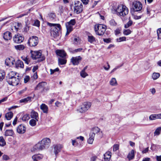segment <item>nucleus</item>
<instances>
[{"mask_svg":"<svg viewBox=\"0 0 161 161\" xmlns=\"http://www.w3.org/2000/svg\"><path fill=\"white\" fill-rule=\"evenodd\" d=\"M51 142L49 138H44L34 146V148L35 150H42L47 149L50 146Z\"/></svg>","mask_w":161,"mask_h":161,"instance_id":"nucleus-1","label":"nucleus"},{"mask_svg":"<svg viewBox=\"0 0 161 161\" xmlns=\"http://www.w3.org/2000/svg\"><path fill=\"white\" fill-rule=\"evenodd\" d=\"M47 25L51 27V36L58 40L59 37V32L61 29V26L59 24H56L51 23L49 22L47 23Z\"/></svg>","mask_w":161,"mask_h":161,"instance_id":"nucleus-2","label":"nucleus"},{"mask_svg":"<svg viewBox=\"0 0 161 161\" xmlns=\"http://www.w3.org/2000/svg\"><path fill=\"white\" fill-rule=\"evenodd\" d=\"M116 11L118 15L124 17L128 14L129 9L125 5L121 4L118 6Z\"/></svg>","mask_w":161,"mask_h":161,"instance_id":"nucleus-3","label":"nucleus"},{"mask_svg":"<svg viewBox=\"0 0 161 161\" xmlns=\"http://www.w3.org/2000/svg\"><path fill=\"white\" fill-rule=\"evenodd\" d=\"M94 28L96 34L101 36L104 34L106 30V26L102 24H97L95 25Z\"/></svg>","mask_w":161,"mask_h":161,"instance_id":"nucleus-4","label":"nucleus"},{"mask_svg":"<svg viewBox=\"0 0 161 161\" xmlns=\"http://www.w3.org/2000/svg\"><path fill=\"white\" fill-rule=\"evenodd\" d=\"M74 12L77 14L81 13L83 11V6L81 2L79 1L75 2L73 6Z\"/></svg>","mask_w":161,"mask_h":161,"instance_id":"nucleus-5","label":"nucleus"},{"mask_svg":"<svg viewBox=\"0 0 161 161\" xmlns=\"http://www.w3.org/2000/svg\"><path fill=\"white\" fill-rule=\"evenodd\" d=\"M91 103L90 102H85L77 109L80 113H84L91 107Z\"/></svg>","mask_w":161,"mask_h":161,"instance_id":"nucleus-6","label":"nucleus"},{"mask_svg":"<svg viewBox=\"0 0 161 161\" xmlns=\"http://www.w3.org/2000/svg\"><path fill=\"white\" fill-rule=\"evenodd\" d=\"M38 42V37L36 36H32L29 38L28 43L30 47H34L37 45Z\"/></svg>","mask_w":161,"mask_h":161,"instance_id":"nucleus-7","label":"nucleus"},{"mask_svg":"<svg viewBox=\"0 0 161 161\" xmlns=\"http://www.w3.org/2000/svg\"><path fill=\"white\" fill-rule=\"evenodd\" d=\"M142 5L139 1H135L132 3V8L135 12L140 11L142 9Z\"/></svg>","mask_w":161,"mask_h":161,"instance_id":"nucleus-8","label":"nucleus"},{"mask_svg":"<svg viewBox=\"0 0 161 161\" xmlns=\"http://www.w3.org/2000/svg\"><path fill=\"white\" fill-rule=\"evenodd\" d=\"M7 81L8 83L13 86H16L19 83V80L18 78L13 77L12 78L7 79Z\"/></svg>","mask_w":161,"mask_h":161,"instance_id":"nucleus-9","label":"nucleus"},{"mask_svg":"<svg viewBox=\"0 0 161 161\" xmlns=\"http://www.w3.org/2000/svg\"><path fill=\"white\" fill-rule=\"evenodd\" d=\"M24 39V37L19 34L14 35L13 37L14 42L16 43H20L23 42Z\"/></svg>","mask_w":161,"mask_h":161,"instance_id":"nucleus-10","label":"nucleus"},{"mask_svg":"<svg viewBox=\"0 0 161 161\" xmlns=\"http://www.w3.org/2000/svg\"><path fill=\"white\" fill-rule=\"evenodd\" d=\"M31 57L33 59L39 58L42 56V53L38 51H31Z\"/></svg>","mask_w":161,"mask_h":161,"instance_id":"nucleus-11","label":"nucleus"},{"mask_svg":"<svg viewBox=\"0 0 161 161\" xmlns=\"http://www.w3.org/2000/svg\"><path fill=\"white\" fill-rule=\"evenodd\" d=\"M26 127L25 125L24 124H20L17 127V132L19 134H23L26 131Z\"/></svg>","mask_w":161,"mask_h":161,"instance_id":"nucleus-12","label":"nucleus"},{"mask_svg":"<svg viewBox=\"0 0 161 161\" xmlns=\"http://www.w3.org/2000/svg\"><path fill=\"white\" fill-rule=\"evenodd\" d=\"M54 153L56 156L58 154V153L60 152L63 147V146L60 144H58L54 145Z\"/></svg>","mask_w":161,"mask_h":161,"instance_id":"nucleus-13","label":"nucleus"},{"mask_svg":"<svg viewBox=\"0 0 161 161\" xmlns=\"http://www.w3.org/2000/svg\"><path fill=\"white\" fill-rule=\"evenodd\" d=\"M81 60V58L80 56L72 57L71 59V62L74 65H78Z\"/></svg>","mask_w":161,"mask_h":161,"instance_id":"nucleus-14","label":"nucleus"},{"mask_svg":"<svg viewBox=\"0 0 161 161\" xmlns=\"http://www.w3.org/2000/svg\"><path fill=\"white\" fill-rule=\"evenodd\" d=\"M47 83L45 82L39 83L35 88V90H40L42 92L44 89L45 86L46 85Z\"/></svg>","mask_w":161,"mask_h":161,"instance_id":"nucleus-15","label":"nucleus"},{"mask_svg":"<svg viewBox=\"0 0 161 161\" xmlns=\"http://www.w3.org/2000/svg\"><path fill=\"white\" fill-rule=\"evenodd\" d=\"M102 132L100 131V129L97 127H95L92 129V132L90 134H93L94 135V136H95L96 135H99Z\"/></svg>","mask_w":161,"mask_h":161,"instance_id":"nucleus-16","label":"nucleus"},{"mask_svg":"<svg viewBox=\"0 0 161 161\" xmlns=\"http://www.w3.org/2000/svg\"><path fill=\"white\" fill-rule=\"evenodd\" d=\"M3 37L6 40H10L12 37L11 33L8 31L5 32L3 34Z\"/></svg>","mask_w":161,"mask_h":161,"instance_id":"nucleus-17","label":"nucleus"},{"mask_svg":"<svg viewBox=\"0 0 161 161\" xmlns=\"http://www.w3.org/2000/svg\"><path fill=\"white\" fill-rule=\"evenodd\" d=\"M15 61L14 59L11 57L7 58L5 62V64L7 66H11L14 64Z\"/></svg>","mask_w":161,"mask_h":161,"instance_id":"nucleus-18","label":"nucleus"},{"mask_svg":"<svg viewBox=\"0 0 161 161\" xmlns=\"http://www.w3.org/2000/svg\"><path fill=\"white\" fill-rule=\"evenodd\" d=\"M56 53L57 55L62 58H64L66 55V53L63 50H57Z\"/></svg>","mask_w":161,"mask_h":161,"instance_id":"nucleus-19","label":"nucleus"},{"mask_svg":"<svg viewBox=\"0 0 161 161\" xmlns=\"http://www.w3.org/2000/svg\"><path fill=\"white\" fill-rule=\"evenodd\" d=\"M111 156V152H108L104 155V159L105 161H108L110 160Z\"/></svg>","mask_w":161,"mask_h":161,"instance_id":"nucleus-20","label":"nucleus"},{"mask_svg":"<svg viewBox=\"0 0 161 161\" xmlns=\"http://www.w3.org/2000/svg\"><path fill=\"white\" fill-rule=\"evenodd\" d=\"M31 116L32 118L39 119L38 114L34 110H32L31 113Z\"/></svg>","mask_w":161,"mask_h":161,"instance_id":"nucleus-21","label":"nucleus"},{"mask_svg":"<svg viewBox=\"0 0 161 161\" xmlns=\"http://www.w3.org/2000/svg\"><path fill=\"white\" fill-rule=\"evenodd\" d=\"M66 26L67 30L66 35H68L69 33L72 31L73 26L70 25L69 23H67L66 24Z\"/></svg>","mask_w":161,"mask_h":161,"instance_id":"nucleus-22","label":"nucleus"},{"mask_svg":"<svg viewBox=\"0 0 161 161\" xmlns=\"http://www.w3.org/2000/svg\"><path fill=\"white\" fill-rule=\"evenodd\" d=\"M40 108L43 113H47L48 108L47 106L45 104L43 103L41 105Z\"/></svg>","mask_w":161,"mask_h":161,"instance_id":"nucleus-23","label":"nucleus"},{"mask_svg":"<svg viewBox=\"0 0 161 161\" xmlns=\"http://www.w3.org/2000/svg\"><path fill=\"white\" fill-rule=\"evenodd\" d=\"M15 66L17 68H22L24 67L23 63L21 60H18L16 63Z\"/></svg>","mask_w":161,"mask_h":161,"instance_id":"nucleus-24","label":"nucleus"},{"mask_svg":"<svg viewBox=\"0 0 161 161\" xmlns=\"http://www.w3.org/2000/svg\"><path fill=\"white\" fill-rule=\"evenodd\" d=\"M14 134L12 130H7L5 132L4 135L5 136H12Z\"/></svg>","mask_w":161,"mask_h":161,"instance_id":"nucleus-25","label":"nucleus"},{"mask_svg":"<svg viewBox=\"0 0 161 161\" xmlns=\"http://www.w3.org/2000/svg\"><path fill=\"white\" fill-rule=\"evenodd\" d=\"M127 158L129 160H131L133 159L134 158V151L133 150H131L130 152L127 156Z\"/></svg>","mask_w":161,"mask_h":161,"instance_id":"nucleus-26","label":"nucleus"},{"mask_svg":"<svg viewBox=\"0 0 161 161\" xmlns=\"http://www.w3.org/2000/svg\"><path fill=\"white\" fill-rule=\"evenodd\" d=\"M16 73L14 71H11L9 72L7 76V79L12 78L16 77L15 76L16 75Z\"/></svg>","mask_w":161,"mask_h":161,"instance_id":"nucleus-27","label":"nucleus"},{"mask_svg":"<svg viewBox=\"0 0 161 161\" xmlns=\"http://www.w3.org/2000/svg\"><path fill=\"white\" fill-rule=\"evenodd\" d=\"M32 97H28L26 98L21 99L19 100V102L20 103H26L28 102H30L31 101V99Z\"/></svg>","mask_w":161,"mask_h":161,"instance_id":"nucleus-28","label":"nucleus"},{"mask_svg":"<svg viewBox=\"0 0 161 161\" xmlns=\"http://www.w3.org/2000/svg\"><path fill=\"white\" fill-rule=\"evenodd\" d=\"M87 39L88 42L91 43L96 41L95 38L91 34L88 35Z\"/></svg>","mask_w":161,"mask_h":161,"instance_id":"nucleus-29","label":"nucleus"},{"mask_svg":"<svg viewBox=\"0 0 161 161\" xmlns=\"http://www.w3.org/2000/svg\"><path fill=\"white\" fill-rule=\"evenodd\" d=\"M13 116V113L12 112H9L6 114L5 118L6 119L10 120L12 118Z\"/></svg>","mask_w":161,"mask_h":161,"instance_id":"nucleus-30","label":"nucleus"},{"mask_svg":"<svg viewBox=\"0 0 161 161\" xmlns=\"http://www.w3.org/2000/svg\"><path fill=\"white\" fill-rule=\"evenodd\" d=\"M94 135L90 134L89 137L87 140V142L89 144H92L94 140Z\"/></svg>","mask_w":161,"mask_h":161,"instance_id":"nucleus-31","label":"nucleus"},{"mask_svg":"<svg viewBox=\"0 0 161 161\" xmlns=\"http://www.w3.org/2000/svg\"><path fill=\"white\" fill-rule=\"evenodd\" d=\"M38 121V119L36 120L35 119H32L30 120L29 121L30 125L32 126H34L36 125V122Z\"/></svg>","mask_w":161,"mask_h":161,"instance_id":"nucleus-32","label":"nucleus"},{"mask_svg":"<svg viewBox=\"0 0 161 161\" xmlns=\"http://www.w3.org/2000/svg\"><path fill=\"white\" fill-rule=\"evenodd\" d=\"M16 49L19 50H22L25 48V46L23 45H19L14 46Z\"/></svg>","mask_w":161,"mask_h":161,"instance_id":"nucleus-33","label":"nucleus"},{"mask_svg":"<svg viewBox=\"0 0 161 161\" xmlns=\"http://www.w3.org/2000/svg\"><path fill=\"white\" fill-rule=\"evenodd\" d=\"M160 76V74L158 73H153L152 75V78L153 80H156Z\"/></svg>","mask_w":161,"mask_h":161,"instance_id":"nucleus-34","label":"nucleus"},{"mask_svg":"<svg viewBox=\"0 0 161 161\" xmlns=\"http://www.w3.org/2000/svg\"><path fill=\"white\" fill-rule=\"evenodd\" d=\"M6 144L5 141L3 137H0V146L2 147L4 146Z\"/></svg>","mask_w":161,"mask_h":161,"instance_id":"nucleus-35","label":"nucleus"},{"mask_svg":"<svg viewBox=\"0 0 161 161\" xmlns=\"http://www.w3.org/2000/svg\"><path fill=\"white\" fill-rule=\"evenodd\" d=\"M161 132V127L157 128L154 133V136L158 135Z\"/></svg>","mask_w":161,"mask_h":161,"instance_id":"nucleus-36","label":"nucleus"},{"mask_svg":"<svg viewBox=\"0 0 161 161\" xmlns=\"http://www.w3.org/2000/svg\"><path fill=\"white\" fill-rule=\"evenodd\" d=\"M58 62L59 64L63 65L66 64L67 61L64 59L58 58Z\"/></svg>","mask_w":161,"mask_h":161,"instance_id":"nucleus-37","label":"nucleus"},{"mask_svg":"<svg viewBox=\"0 0 161 161\" xmlns=\"http://www.w3.org/2000/svg\"><path fill=\"white\" fill-rule=\"evenodd\" d=\"M110 84L112 86H115L117 84L116 79L114 78H112L110 81Z\"/></svg>","mask_w":161,"mask_h":161,"instance_id":"nucleus-38","label":"nucleus"},{"mask_svg":"<svg viewBox=\"0 0 161 161\" xmlns=\"http://www.w3.org/2000/svg\"><path fill=\"white\" fill-rule=\"evenodd\" d=\"M32 158H35L38 160L42 159L43 158V156L41 154L34 155L32 156Z\"/></svg>","mask_w":161,"mask_h":161,"instance_id":"nucleus-39","label":"nucleus"},{"mask_svg":"<svg viewBox=\"0 0 161 161\" xmlns=\"http://www.w3.org/2000/svg\"><path fill=\"white\" fill-rule=\"evenodd\" d=\"M30 118L29 115L28 114H26L23 115L22 118V119L23 121H26L28 120Z\"/></svg>","mask_w":161,"mask_h":161,"instance_id":"nucleus-40","label":"nucleus"},{"mask_svg":"<svg viewBox=\"0 0 161 161\" xmlns=\"http://www.w3.org/2000/svg\"><path fill=\"white\" fill-rule=\"evenodd\" d=\"M5 75V72L2 70L0 71V81H2L4 79Z\"/></svg>","mask_w":161,"mask_h":161,"instance_id":"nucleus-41","label":"nucleus"},{"mask_svg":"<svg viewBox=\"0 0 161 161\" xmlns=\"http://www.w3.org/2000/svg\"><path fill=\"white\" fill-rule=\"evenodd\" d=\"M157 119V114H152L149 117V119L150 120H154Z\"/></svg>","mask_w":161,"mask_h":161,"instance_id":"nucleus-42","label":"nucleus"},{"mask_svg":"<svg viewBox=\"0 0 161 161\" xmlns=\"http://www.w3.org/2000/svg\"><path fill=\"white\" fill-rule=\"evenodd\" d=\"M158 39H161V28L158 29L157 31Z\"/></svg>","mask_w":161,"mask_h":161,"instance_id":"nucleus-43","label":"nucleus"},{"mask_svg":"<svg viewBox=\"0 0 161 161\" xmlns=\"http://www.w3.org/2000/svg\"><path fill=\"white\" fill-rule=\"evenodd\" d=\"M126 40V37L125 36H123L117 39L116 41L118 42H120L123 41H125Z\"/></svg>","mask_w":161,"mask_h":161,"instance_id":"nucleus-44","label":"nucleus"},{"mask_svg":"<svg viewBox=\"0 0 161 161\" xmlns=\"http://www.w3.org/2000/svg\"><path fill=\"white\" fill-rule=\"evenodd\" d=\"M74 43L75 44H78L80 43V39L78 37L75 38L73 39Z\"/></svg>","mask_w":161,"mask_h":161,"instance_id":"nucleus-45","label":"nucleus"},{"mask_svg":"<svg viewBox=\"0 0 161 161\" xmlns=\"http://www.w3.org/2000/svg\"><path fill=\"white\" fill-rule=\"evenodd\" d=\"M80 74L81 77L83 78H85L88 75L87 73L84 70H83L81 71Z\"/></svg>","mask_w":161,"mask_h":161,"instance_id":"nucleus-46","label":"nucleus"},{"mask_svg":"<svg viewBox=\"0 0 161 161\" xmlns=\"http://www.w3.org/2000/svg\"><path fill=\"white\" fill-rule=\"evenodd\" d=\"M132 21L130 20L125 25V27L126 28H128L132 25Z\"/></svg>","mask_w":161,"mask_h":161,"instance_id":"nucleus-47","label":"nucleus"},{"mask_svg":"<svg viewBox=\"0 0 161 161\" xmlns=\"http://www.w3.org/2000/svg\"><path fill=\"white\" fill-rule=\"evenodd\" d=\"M110 24L112 26H115L117 25V23L115 22L114 20L113 19H111L109 21Z\"/></svg>","mask_w":161,"mask_h":161,"instance_id":"nucleus-48","label":"nucleus"},{"mask_svg":"<svg viewBox=\"0 0 161 161\" xmlns=\"http://www.w3.org/2000/svg\"><path fill=\"white\" fill-rule=\"evenodd\" d=\"M131 31L129 29L125 30L123 33L125 35H128L130 34Z\"/></svg>","mask_w":161,"mask_h":161,"instance_id":"nucleus-49","label":"nucleus"},{"mask_svg":"<svg viewBox=\"0 0 161 161\" xmlns=\"http://www.w3.org/2000/svg\"><path fill=\"white\" fill-rule=\"evenodd\" d=\"M22 59L25 61V63H26L27 64H29L30 60L28 58L26 57H22Z\"/></svg>","mask_w":161,"mask_h":161,"instance_id":"nucleus-50","label":"nucleus"},{"mask_svg":"<svg viewBox=\"0 0 161 161\" xmlns=\"http://www.w3.org/2000/svg\"><path fill=\"white\" fill-rule=\"evenodd\" d=\"M119 145L117 144H114L113 146V150L114 151H116L119 149Z\"/></svg>","mask_w":161,"mask_h":161,"instance_id":"nucleus-51","label":"nucleus"},{"mask_svg":"<svg viewBox=\"0 0 161 161\" xmlns=\"http://www.w3.org/2000/svg\"><path fill=\"white\" fill-rule=\"evenodd\" d=\"M33 25L37 27H39L40 26V21L38 20H35Z\"/></svg>","mask_w":161,"mask_h":161,"instance_id":"nucleus-52","label":"nucleus"},{"mask_svg":"<svg viewBox=\"0 0 161 161\" xmlns=\"http://www.w3.org/2000/svg\"><path fill=\"white\" fill-rule=\"evenodd\" d=\"M59 70V69L58 68H56L54 69H50V74L52 75L55 72L58 71Z\"/></svg>","mask_w":161,"mask_h":161,"instance_id":"nucleus-53","label":"nucleus"},{"mask_svg":"<svg viewBox=\"0 0 161 161\" xmlns=\"http://www.w3.org/2000/svg\"><path fill=\"white\" fill-rule=\"evenodd\" d=\"M68 23H69L70 25L73 26L75 24V21L74 19H72L69 22H67Z\"/></svg>","mask_w":161,"mask_h":161,"instance_id":"nucleus-54","label":"nucleus"},{"mask_svg":"<svg viewBox=\"0 0 161 161\" xmlns=\"http://www.w3.org/2000/svg\"><path fill=\"white\" fill-rule=\"evenodd\" d=\"M30 80V77L29 76H26L24 79V82L25 83H27Z\"/></svg>","mask_w":161,"mask_h":161,"instance_id":"nucleus-55","label":"nucleus"},{"mask_svg":"<svg viewBox=\"0 0 161 161\" xmlns=\"http://www.w3.org/2000/svg\"><path fill=\"white\" fill-rule=\"evenodd\" d=\"M3 159L4 160H8L9 159V157L6 155H4L3 156Z\"/></svg>","mask_w":161,"mask_h":161,"instance_id":"nucleus-56","label":"nucleus"},{"mask_svg":"<svg viewBox=\"0 0 161 161\" xmlns=\"http://www.w3.org/2000/svg\"><path fill=\"white\" fill-rule=\"evenodd\" d=\"M103 41L105 42L109 43L111 42V40L109 38L103 39Z\"/></svg>","mask_w":161,"mask_h":161,"instance_id":"nucleus-57","label":"nucleus"},{"mask_svg":"<svg viewBox=\"0 0 161 161\" xmlns=\"http://www.w3.org/2000/svg\"><path fill=\"white\" fill-rule=\"evenodd\" d=\"M149 150V147H147L145 148L144 150L142 151V153H147Z\"/></svg>","mask_w":161,"mask_h":161,"instance_id":"nucleus-58","label":"nucleus"},{"mask_svg":"<svg viewBox=\"0 0 161 161\" xmlns=\"http://www.w3.org/2000/svg\"><path fill=\"white\" fill-rule=\"evenodd\" d=\"M81 2L84 4L86 5L88 3V0H81Z\"/></svg>","mask_w":161,"mask_h":161,"instance_id":"nucleus-59","label":"nucleus"},{"mask_svg":"<svg viewBox=\"0 0 161 161\" xmlns=\"http://www.w3.org/2000/svg\"><path fill=\"white\" fill-rule=\"evenodd\" d=\"M150 91L153 94H154L156 92V90L155 88H153L150 89Z\"/></svg>","mask_w":161,"mask_h":161,"instance_id":"nucleus-60","label":"nucleus"},{"mask_svg":"<svg viewBox=\"0 0 161 161\" xmlns=\"http://www.w3.org/2000/svg\"><path fill=\"white\" fill-rule=\"evenodd\" d=\"M38 69V66H34L32 69V71L34 73Z\"/></svg>","mask_w":161,"mask_h":161,"instance_id":"nucleus-61","label":"nucleus"},{"mask_svg":"<svg viewBox=\"0 0 161 161\" xmlns=\"http://www.w3.org/2000/svg\"><path fill=\"white\" fill-rule=\"evenodd\" d=\"M17 119L18 118L17 117H16L14 119V120L13 122V124L14 125H15L17 123Z\"/></svg>","mask_w":161,"mask_h":161,"instance_id":"nucleus-62","label":"nucleus"},{"mask_svg":"<svg viewBox=\"0 0 161 161\" xmlns=\"http://www.w3.org/2000/svg\"><path fill=\"white\" fill-rule=\"evenodd\" d=\"M49 17L52 18L53 19H54L55 17V14L53 13H51L49 15Z\"/></svg>","mask_w":161,"mask_h":161,"instance_id":"nucleus-63","label":"nucleus"},{"mask_svg":"<svg viewBox=\"0 0 161 161\" xmlns=\"http://www.w3.org/2000/svg\"><path fill=\"white\" fill-rule=\"evenodd\" d=\"M120 33V31L119 29H117L115 31V34L116 35H117Z\"/></svg>","mask_w":161,"mask_h":161,"instance_id":"nucleus-64","label":"nucleus"}]
</instances>
